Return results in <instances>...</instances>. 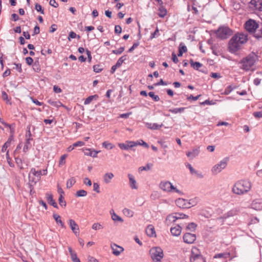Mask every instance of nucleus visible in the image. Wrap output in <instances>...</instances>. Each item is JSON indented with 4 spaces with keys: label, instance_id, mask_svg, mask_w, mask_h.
<instances>
[{
    "label": "nucleus",
    "instance_id": "nucleus-1",
    "mask_svg": "<svg viewBox=\"0 0 262 262\" xmlns=\"http://www.w3.org/2000/svg\"><path fill=\"white\" fill-rule=\"evenodd\" d=\"M248 40V35L246 33H238L235 34L229 42V49L232 53H234L241 49L242 45Z\"/></svg>",
    "mask_w": 262,
    "mask_h": 262
},
{
    "label": "nucleus",
    "instance_id": "nucleus-2",
    "mask_svg": "<svg viewBox=\"0 0 262 262\" xmlns=\"http://www.w3.org/2000/svg\"><path fill=\"white\" fill-rule=\"evenodd\" d=\"M252 183L249 180L242 179L236 181L232 188V192L241 195L248 193L251 190Z\"/></svg>",
    "mask_w": 262,
    "mask_h": 262
},
{
    "label": "nucleus",
    "instance_id": "nucleus-3",
    "mask_svg": "<svg viewBox=\"0 0 262 262\" xmlns=\"http://www.w3.org/2000/svg\"><path fill=\"white\" fill-rule=\"evenodd\" d=\"M257 59V57L254 53L249 54L239 62L240 68L245 71L253 70Z\"/></svg>",
    "mask_w": 262,
    "mask_h": 262
},
{
    "label": "nucleus",
    "instance_id": "nucleus-4",
    "mask_svg": "<svg viewBox=\"0 0 262 262\" xmlns=\"http://www.w3.org/2000/svg\"><path fill=\"white\" fill-rule=\"evenodd\" d=\"M47 173V169L36 170L35 168H32L29 174V182L35 184L40 180L41 176L46 175Z\"/></svg>",
    "mask_w": 262,
    "mask_h": 262
},
{
    "label": "nucleus",
    "instance_id": "nucleus-5",
    "mask_svg": "<svg viewBox=\"0 0 262 262\" xmlns=\"http://www.w3.org/2000/svg\"><path fill=\"white\" fill-rule=\"evenodd\" d=\"M149 253L154 262H161V260L164 256L163 250L158 247L152 248L149 251Z\"/></svg>",
    "mask_w": 262,
    "mask_h": 262
},
{
    "label": "nucleus",
    "instance_id": "nucleus-6",
    "mask_svg": "<svg viewBox=\"0 0 262 262\" xmlns=\"http://www.w3.org/2000/svg\"><path fill=\"white\" fill-rule=\"evenodd\" d=\"M160 188L163 191L168 192H176L179 194H182L181 191L172 185L169 181L161 182L160 184Z\"/></svg>",
    "mask_w": 262,
    "mask_h": 262
},
{
    "label": "nucleus",
    "instance_id": "nucleus-7",
    "mask_svg": "<svg viewBox=\"0 0 262 262\" xmlns=\"http://www.w3.org/2000/svg\"><path fill=\"white\" fill-rule=\"evenodd\" d=\"M190 261L191 262H205L199 250L196 247H193L191 249Z\"/></svg>",
    "mask_w": 262,
    "mask_h": 262
},
{
    "label": "nucleus",
    "instance_id": "nucleus-8",
    "mask_svg": "<svg viewBox=\"0 0 262 262\" xmlns=\"http://www.w3.org/2000/svg\"><path fill=\"white\" fill-rule=\"evenodd\" d=\"M228 160L226 159L221 161L219 163L214 165L211 169V172L213 174L216 175L222 171L226 168L227 165Z\"/></svg>",
    "mask_w": 262,
    "mask_h": 262
},
{
    "label": "nucleus",
    "instance_id": "nucleus-9",
    "mask_svg": "<svg viewBox=\"0 0 262 262\" xmlns=\"http://www.w3.org/2000/svg\"><path fill=\"white\" fill-rule=\"evenodd\" d=\"M231 30L228 27H222L219 28L216 32L217 37L224 39L229 37L231 34Z\"/></svg>",
    "mask_w": 262,
    "mask_h": 262
},
{
    "label": "nucleus",
    "instance_id": "nucleus-10",
    "mask_svg": "<svg viewBox=\"0 0 262 262\" xmlns=\"http://www.w3.org/2000/svg\"><path fill=\"white\" fill-rule=\"evenodd\" d=\"M257 27L258 24L256 21L252 19L248 20L245 25V27L246 30L251 33H254Z\"/></svg>",
    "mask_w": 262,
    "mask_h": 262
},
{
    "label": "nucleus",
    "instance_id": "nucleus-11",
    "mask_svg": "<svg viewBox=\"0 0 262 262\" xmlns=\"http://www.w3.org/2000/svg\"><path fill=\"white\" fill-rule=\"evenodd\" d=\"M196 239V236L194 234L186 233L183 235V240L185 243L192 244Z\"/></svg>",
    "mask_w": 262,
    "mask_h": 262
},
{
    "label": "nucleus",
    "instance_id": "nucleus-12",
    "mask_svg": "<svg viewBox=\"0 0 262 262\" xmlns=\"http://www.w3.org/2000/svg\"><path fill=\"white\" fill-rule=\"evenodd\" d=\"M250 4L251 8L262 11V0H251Z\"/></svg>",
    "mask_w": 262,
    "mask_h": 262
},
{
    "label": "nucleus",
    "instance_id": "nucleus-13",
    "mask_svg": "<svg viewBox=\"0 0 262 262\" xmlns=\"http://www.w3.org/2000/svg\"><path fill=\"white\" fill-rule=\"evenodd\" d=\"M251 208L256 210H262V200L255 199L253 200L251 204Z\"/></svg>",
    "mask_w": 262,
    "mask_h": 262
},
{
    "label": "nucleus",
    "instance_id": "nucleus-14",
    "mask_svg": "<svg viewBox=\"0 0 262 262\" xmlns=\"http://www.w3.org/2000/svg\"><path fill=\"white\" fill-rule=\"evenodd\" d=\"M111 248L112 249L113 254L116 256L119 255L124 250V249L122 247L118 246L115 244H111Z\"/></svg>",
    "mask_w": 262,
    "mask_h": 262
},
{
    "label": "nucleus",
    "instance_id": "nucleus-15",
    "mask_svg": "<svg viewBox=\"0 0 262 262\" xmlns=\"http://www.w3.org/2000/svg\"><path fill=\"white\" fill-rule=\"evenodd\" d=\"M69 223L70 227L72 231L76 234H78L79 233V228L78 225L76 223L74 220L73 219H70L69 220Z\"/></svg>",
    "mask_w": 262,
    "mask_h": 262
},
{
    "label": "nucleus",
    "instance_id": "nucleus-16",
    "mask_svg": "<svg viewBox=\"0 0 262 262\" xmlns=\"http://www.w3.org/2000/svg\"><path fill=\"white\" fill-rule=\"evenodd\" d=\"M136 144L134 141H126L125 143H119L118 146L121 149L127 150L129 148L136 146Z\"/></svg>",
    "mask_w": 262,
    "mask_h": 262
},
{
    "label": "nucleus",
    "instance_id": "nucleus-17",
    "mask_svg": "<svg viewBox=\"0 0 262 262\" xmlns=\"http://www.w3.org/2000/svg\"><path fill=\"white\" fill-rule=\"evenodd\" d=\"M128 177L129 181V186L130 188L133 189H137L138 188L137 182L134 176L132 174L129 173L128 174Z\"/></svg>",
    "mask_w": 262,
    "mask_h": 262
},
{
    "label": "nucleus",
    "instance_id": "nucleus-18",
    "mask_svg": "<svg viewBox=\"0 0 262 262\" xmlns=\"http://www.w3.org/2000/svg\"><path fill=\"white\" fill-rule=\"evenodd\" d=\"M145 126L146 127H147L148 129H152V130H157L160 129L161 127H162L163 126V124L161 123V124H158L157 123H146Z\"/></svg>",
    "mask_w": 262,
    "mask_h": 262
},
{
    "label": "nucleus",
    "instance_id": "nucleus-19",
    "mask_svg": "<svg viewBox=\"0 0 262 262\" xmlns=\"http://www.w3.org/2000/svg\"><path fill=\"white\" fill-rule=\"evenodd\" d=\"M171 234L174 236H179L180 235L182 231V227L177 225L174 227H171L170 229Z\"/></svg>",
    "mask_w": 262,
    "mask_h": 262
},
{
    "label": "nucleus",
    "instance_id": "nucleus-20",
    "mask_svg": "<svg viewBox=\"0 0 262 262\" xmlns=\"http://www.w3.org/2000/svg\"><path fill=\"white\" fill-rule=\"evenodd\" d=\"M100 152V151H97L93 149L88 148L85 149L84 154L86 156H91L93 158H96L97 157V154Z\"/></svg>",
    "mask_w": 262,
    "mask_h": 262
},
{
    "label": "nucleus",
    "instance_id": "nucleus-21",
    "mask_svg": "<svg viewBox=\"0 0 262 262\" xmlns=\"http://www.w3.org/2000/svg\"><path fill=\"white\" fill-rule=\"evenodd\" d=\"M46 198L48 203L51 205L53 206L54 207L57 208L58 206L55 200L53 198V195L52 194L50 193H46Z\"/></svg>",
    "mask_w": 262,
    "mask_h": 262
},
{
    "label": "nucleus",
    "instance_id": "nucleus-22",
    "mask_svg": "<svg viewBox=\"0 0 262 262\" xmlns=\"http://www.w3.org/2000/svg\"><path fill=\"white\" fill-rule=\"evenodd\" d=\"M114 177V175L112 172L105 173L103 176V180L105 184H109L111 182V180Z\"/></svg>",
    "mask_w": 262,
    "mask_h": 262
},
{
    "label": "nucleus",
    "instance_id": "nucleus-23",
    "mask_svg": "<svg viewBox=\"0 0 262 262\" xmlns=\"http://www.w3.org/2000/svg\"><path fill=\"white\" fill-rule=\"evenodd\" d=\"M146 233L149 236L152 237L156 236V232L154 227L152 225H148L146 229Z\"/></svg>",
    "mask_w": 262,
    "mask_h": 262
},
{
    "label": "nucleus",
    "instance_id": "nucleus-24",
    "mask_svg": "<svg viewBox=\"0 0 262 262\" xmlns=\"http://www.w3.org/2000/svg\"><path fill=\"white\" fill-rule=\"evenodd\" d=\"M110 214L111 215L112 219L114 222H121V223L123 222V220L122 219V217H121L120 216L118 215L117 214H116L115 213L114 210L112 209L110 210Z\"/></svg>",
    "mask_w": 262,
    "mask_h": 262
},
{
    "label": "nucleus",
    "instance_id": "nucleus-25",
    "mask_svg": "<svg viewBox=\"0 0 262 262\" xmlns=\"http://www.w3.org/2000/svg\"><path fill=\"white\" fill-rule=\"evenodd\" d=\"M230 253L225 252V253H222L216 254L213 257L214 258H222L223 260H225V262H226V259L228 257H230Z\"/></svg>",
    "mask_w": 262,
    "mask_h": 262
},
{
    "label": "nucleus",
    "instance_id": "nucleus-26",
    "mask_svg": "<svg viewBox=\"0 0 262 262\" xmlns=\"http://www.w3.org/2000/svg\"><path fill=\"white\" fill-rule=\"evenodd\" d=\"M200 153V150L199 148H194L192 149L191 151H188L186 153V155L188 157L190 158H194L197 156Z\"/></svg>",
    "mask_w": 262,
    "mask_h": 262
},
{
    "label": "nucleus",
    "instance_id": "nucleus-27",
    "mask_svg": "<svg viewBox=\"0 0 262 262\" xmlns=\"http://www.w3.org/2000/svg\"><path fill=\"white\" fill-rule=\"evenodd\" d=\"M254 36L257 38H262V23L258 24V27L254 32Z\"/></svg>",
    "mask_w": 262,
    "mask_h": 262
},
{
    "label": "nucleus",
    "instance_id": "nucleus-28",
    "mask_svg": "<svg viewBox=\"0 0 262 262\" xmlns=\"http://www.w3.org/2000/svg\"><path fill=\"white\" fill-rule=\"evenodd\" d=\"M53 217L57 224L60 225L62 228H66V226L61 220V217L59 215L56 213H54Z\"/></svg>",
    "mask_w": 262,
    "mask_h": 262
},
{
    "label": "nucleus",
    "instance_id": "nucleus-29",
    "mask_svg": "<svg viewBox=\"0 0 262 262\" xmlns=\"http://www.w3.org/2000/svg\"><path fill=\"white\" fill-rule=\"evenodd\" d=\"M177 205L180 208H187L189 207L186 204V200L183 199H177L176 201Z\"/></svg>",
    "mask_w": 262,
    "mask_h": 262
},
{
    "label": "nucleus",
    "instance_id": "nucleus-30",
    "mask_svg": "<svg viewBox=\"0 0 262 262\" xmlns=\"http://www.w3.org/2000/svg\"><path fill=\"white\" fill-rule=\"evenodd\" d=\"M237 214V210L236 209H232L226 213L224 214L223 216V218L227 219L231 216H233Z\"/></svg>",
    "mask_w": 262,
    "mask_h": 262
},
{
    "label": "nucleus",
    "instance_id": "nucleus-31",
    "mask_svg": "<svg viewBox=\"0 0 262 262\" xmlns=\"http://www.w3.org/2000/svg\"><path fill=\"white\" fill-rule=\"evenodd\" d=\"M167 223L174 222L177 221V217H176L175 213L168 215L166 219Z\"/></svg>",
    "mask_w": 262,
    "mask_h": 262
},
{
    "label": "nucleus",
    "instance_id": "nucleus-32",
    "mask_svg": "<svg viewBox=\"0 0 262 262\" xmlns=\"http://www.w3.org/2000/svg\"><path fill=\"white\" fill-rule=\"evenodd\" d=\"M159 16L160 17H164L167 14V10L162 6L159 9Z\"/></svg>",
    "mask_w": 262,
    "mask_h": 262
},
{
    "label": "nucleus",
    "instance_id": "nucleus-33",
    "mask_svg": "<svg viewBox=\"0 0 262 262\" xmlns=\"http://www.w3.org/2000/svg\"><path fill=\"white\" fill-rule=\"evenodd\" d=\"M48 102L52 106L59 107L60 106H62L63 104L59 101H54L51 99H50L48 101Z\"/></svg>",
    "mask_w": 262,
    "mask_h": 262
},
{
    "label": "nucleus",
    "instance_id": "nucleus-34",
    "mask_svg": "<svg viewBox=\"0 0 262 262\" xmlns=\"http://www.w3.org/2000/svg\"><path fill=\"white\" fill-rule=\"evenodd\" d=\"M67 157H68V155H67V154H64L60 157V160L59 161V167H61L66 164V159L67 158Z\"/></svg>",
    "mask_w": 262,
    "mask_h": 262
},
{
    "label": "nucleus",
    "instance_id": "nucleus-35",
    "mask_svg": "<svg viewBox=\"0 0 262 262\" xmlns=\"http://www.w3.org/2000/svg\"><path fill=\"white\" fill-rule=\"evenodd\" d=\"M190 64L192 67L195 70H198L202 66V64L199 62H194L192 60H190Z\"/></svg>",
    "mask_w": 262,
    "mask_h": 262
},
{
    "label": "nucleus",
    "instance_id": "nucleus-36",
    "mask_svg": "<svg viewBox=\"0 0 262 262\" xmlns=\"http://www.w3.org/2000/svg\"><path fill=\"white\" fill-rule=\"evenodd\" d=\"M127 59V55H123L121 56L117 61L116 64L118 67H120L123 62Z\"/></svg>",
    "mask_w": 262,
    "mask_h": 262
},
{
    "label": "nucleus",
    "instance_id": "nucleus-37",
    "mask_svg": "<svg viewBox=\"0 0 262 262\" xmlns=\"http://www.w3.org/2000/svg\"><path fill=\"white\" fill-rule=\"evenodd\" d=\"M123 213L128 217H132L134 215V212L127 208H125L123 210Z\"/></svg>",
    "mask_w": 262,
    "mask_h": 262
},
{
    "label": "nucleus",
    "instance_id": "nucleus-38",
    "mask_svg": "<svg viewBox=\"0 0 262 262\" xmlns=\"http://www.w3.org/2000/svg\"><path fill=\"white\" fill-rule=\"evenodd\" d=\"M76 182L75 179L73 177L70 178L67 181V187L68 188H71Z\"/></svg>",
    "mask_w": 262,
    "mask_h": 262
},
{
    "label": "nucleus",
    "instance_id": "nucleus-39",
    "mask_svg": "<svg viewBox=\"0 0 262 262\" xmlns=\"http://www.w3.org/2000/svg\"><path fill=\"white\" fill-rule=\"evenodd\" d=\"M102 146L108 149H111L114 147V145L107 141L102 143Z\"/></svg>",
    "mask_w": 262,
    "mask_h": 262
},
{
    "label": "nucleus",
    "instance_id": "nucleus-40",
    "mask_svg": "<svg viewBox=\"0 0 262 262\" xmlns=\"http://www.w3.org/2000/svg\"><path fill=\"white\" fill-rule=\"evenodd\" d=\"M185 107H180V108H175L173 109H170L169 110V112L173 113V114H177L179 113H182L185 110Z\"/></svg>",
    "mask_w": 262,
    "mask_h": 262
},
{
    "label": "nucleus",
    "instance_id": "nucleus-41",
    "mask_svg": "<svg viewBox=\"0 0 262 262\" xmlns=\"http://www.w3.org/2000/svg\"><path fill=\"white\" fill-rule=\"evenodd\" d=\"M196 227V224H195L194 223H191L187 225L186 229L188 230H190L191 231H194L195 230Z\"/></svg>",
    "mask_w": 262,
    "mask_h": 262
},
{
    "label": "nucleus",
    "instance_id": "nucleus-42",
    "mask_svg": "<svg viewBox=\"0 0 262 262\" xmlns=\"http://www.w3.org/2000/svg\"><path fill=\"white\" fill-rule=\"evenodd\" d=\"M86 195L87 192L84 190H79L76 193V196L78 197L85 196Z\"/></svg>",
    "mask_w": 262,
    "mask_h": 262
},
{
    "label": "nucleus",
    "instance_id": "nucleus-43",
    "mask_svg": "<svg viewBox=\"0 0 262 262\" xmlns=\"http://www.w3.org/2000/svg\"><path fill=\"white\" fill-rule=\"evenodd\" d=\"M95 97H98L97 95L90 96L84 101V104L87 105L90 104Z\"/></svg>",
    "mask_w": 262,
    "mask_h": 262
},
{
    "label": "nucleus",
    "instance_id": "nucleus-44",
    "mask_svg": "<svg viewBox=\"0 0 262 262\" xmlns=\"http://www.w3.org/2000/svg\"><path fill=\"white\" fill-rule=\"evenodd\" d=\"M59 204L61 207H66V202L64 200V197L63 196H59L58 199Z\"/></svg>",
    "mask_w": 262,
    "mask_h": 262
},
{
    "label": "nucleus",
    "instance_id": "nucleus-45",
    "mask_svg": "<svg viewBox=\"0 0 262 262\" xmlns=\"http://www.w3.org/2000/svg\"><path fill=\"white\" fill-rule=\"evenodd\" d=\"M92 229L95 230H100L103 228L102 225L98 223H94L93 224Z\"/></svg>",
    "mask_w": 262,
    "mask_h": 262
},
{
    "label": "nucleus",
    "instance_id": "nucleus-46",
    "mask_svg": "<svg viewBox=\"0 0 262 262\" xmlns=\"http://www.w3.org/2000/svg\"><path fill=\"white\" fill-rule=\"evenodd\" d=\"M148 95L152 98L155 101H158L160 100L159 96L156 95L152 92H150L148 93Z\"/></svg>",
    "mask_w": 262,
    "mask_h": 262
},
{
    "label": "nucleus",
    "instance_id": "nucleus-47",
    "mask_svg": "<svg viewBox=\"0 0 262 262\" xmlns=\"http://www.w3.org/2000/svg\"><path fill=\"white\" fill-rule=\"evenodd\" d=\"M135 144H136V146L142 145L147 148L149 147V145H148V144L142 140H141L140 141L135 142Z\"/></svg>",
    "mask_w": 262,
    "mask_h": 262
},
{
    "label": "nucleus",
    "instance_id": "nucleus-48",
    "mask_svg": "<svg viewBox=\"0 0 262 262\" xmlns=\"http://www.w3.org/2000/svg\"><path fill=\"white\" fill-rule=\"evenodd\" d=\"M71 258L73 262H80L79 259L77 257L76 253H74L70 254Z\"/></svg>",
    "mask_w": 262,
    "mask_h": 262
},
{
    "label": "nucleus",
    "instance_id": "nucleus-49",
    "mask_svg": "<svg viewBox=\"0 0 262 262\" xmlns=\"http://www.w3.org/2000/svg\"><path fill=\"white\" fill-rule=\"evenodd\" d=\"M124 51V47H120L117 50L112 51V53L115 54H121Z\"/></svg>",
    "mask_w": 262,
    "mask_h": 262
},
{
    "label": "nucleus",
    "instance_id": "nucleus-50",
    "mask_svg": "<svg viewBox=\"0 0 262 262\" xmlns=\"http://www.w3.org/2000/svg\"><path fill=\"white\" fill-rule=\"evenodd\" d=\"M233 88L232 87L231 85H229L225 89V91L223 93L224 95H228L233 90Z\"/></svg>",
    "mask_w": 262,
    "mask_h": 262
},
{
    "label": "nucleus",
    "instance_id": "nucleus-51",
    "mask_svg": "<svg viewBox=\"0 0 262 262\" xmlns=\"http://www.w3.org/2000/svg\"><path fill=\"white\" fill-rule=\"evenodd\" d=\"M35 9L37 11L40 12L41 14H44V11L42 9V7L40 4H36L35 5Z\"/></svg>",
    "mask_w": 262,
    "mask_h": 262
},
{
    "label": "nucleus",
    "instance_id": "nucleus-52",
    "mask_svg": "<svg viewBox=\"0 0 262 262\" xmlns=\"http://www.w3.org/2000/svg\"><path fill=\"white\" fill-rule=\"evenodd\" d=\"M150 167L149 165L148 164H147L145 166L140 167L139 168L138 170H139V172H141L143 170H148L150 169Z\"/></svg>",
    "mask_w": 262,
    "mask_h": 262
},
{
    "label": "nucleus",
    "instance_id": "nucleus-53",
    "mask_svg": "<svg viewBox=\"0 0 262 262\" xmlns=\"http://www.w3.org/2000/svg\"><path fill=\"white\" fill-rule=\"evenodd\" d=\"M175 215H176V217H177V220H179V219H184V218L188 217V216L187 215L183 214H180V213H175Z\"/></svg>",
    "mask_w": 262,
    "mask_h": 262
},
{
    "label": "nucleus",
    "instance_id": "nucleus-54",
    "mask_svg": "<svg viewBox=\"0 0 262 262\" xmlns=\"http://www.w3.org/2000/svg\"><path fill=\"white\" fill-rule=\"evenodd\" d=\"M30 144V139H28L25 143L23 148V151L26 152L29 149V144Z\"/></svg>",
    "mask_w": 262,
    "mask_h": 262
},
{
    "label": "nucleus",
    "instance_id": "nucleus-55",
    "mask_svg": "<svg viewBox=\"0 0 262 262\" xmlns=\"http://www.w3.org/2000/svg\"><path fill=\"white\" fill-rule=\"evenodd\" d=\"M93 190L97 193L100 192L99 190V185L97 183H94L93 184Z\"/></svg>",
    "mask_w": 262,
    "mask_h": 262
},
{
    "label": "nucleus",
    "instance_id": "nucleus-56",
    "mask_svg": "<svg viewBox=\"0 0 262 262\" xmlns=\"http://www.w3.org/2000/svg\"><path fill=\"white\" fill-rule=\"evenodd\" d=\"M102 68H100V66L95 65L93 66V70L96 73H99L102 71Z\"/></svg>",
    "mask_w": 262,
    "mask_h": 262
},
{
    "label": "nucleus",
    "instance_id": "nucleus-57",
    "mask_svg": "<svg viewBox=\"0 0 262 262\" xmlns=\"http://www.w3.org/2000/svg\"><path fill=\"white\" fill-rule=\"evenodd\" d=\"M122 32V28L119 25H117L115 27V32L116 34H120Z\"/></svg>",
    "mask_w": 262,
    "mask_h": 262
},
{
    "label": "nucleus",
    "instance_id": "nucleus-58",
    "mask_svg": "<svg viewBox=\"0 0 262 262\" xmlns=\"http://www.w3.org/2000/svg\"><path fill=\"white\" fill-rule=\"evenodd\" d=\"M2 98L4 100H6L7 101H9L8 99V95L6 93V92L5 91H2Z\"/></svg>",
    "mask_w": 262,
    "mask_h": 262
},
{
    "label": "nucleus",
    "instance_id": "nucleus-59",
    "mask_svg": "<svg viewBox=\"0 0 262 262\" xmlns=\"http://www.w3.org/2000/svg\"><path fill=\"white\" fill-rule=\"evenodd\" d=\"M139 45V42H135L133 46L129 48V49L128 50V52H132L133 51V50L136 49V48H137V47Z\"/></svg>",
    "mask_w": 262,
    "mask_h": 262
},
{
    "label": "nucleus",
    "instance_id": "nucleus-60",
    "mask_svg": "<svg viewBox=\"0 0 262 262\" xmlns=\"http://www.w3.org/2000/svg\"><path fill=\"white\" fill-rule=\"evenodd\" d=\"M10 144H9V142H6L3 146L2 148V151L5 152L7 150V148L10 146Z\"/></svg>",
    "mask_w": 262,
    "mask_h": 262
},
{
    "label": "nucleus",
    "instance_id": "nucleus-61",
    "mask_svg": "<svg viewBox=\"0 0 262 262\" xmlns=\"http://www.w3.org/2000/svg\"><path fill=\"white\" fill-rule=\"evenodd\" d=\"M84 145V142L82 141H77L73 144V146L74 147H78V146H82Z\"/></svg>",
    "mask_w": 262,
    "mask_h": 262
},
{
    "label": "nucleus",
    "instance_id": "nucleus-62",
    "mask_svg": "<svg viewBox=\"0 0 262 262\" xmlns=\"http://www.w3.org/2000/svg\"><path fill=\"white\" fill-rule=\"evenodd\" d=\"M259 222V220L256 217H254L251 219L250 222H249V224H257Z\"/></svg>",
    "mask_w": 262,
    "mask_h": 262
},
{
    "label": "nucleus",
    "instance_id": "nucleus-63",
    "mask_svg": "<svg viewBox=\"0 0 262 262\" xmlns=\"http://www.w3.org/2000/svg\"><path fill=\"white\" fill-rule=\"evenodd\" d=\"M83 183L86 185H88V186H91L92 185L91 181L88 178H84V181H83Z\"/></svg>",
    "mask_w": 262,
    "mask_h": 262
},
{
    "label": "nucleus",
    "instance_id": "nucleus-64",
    "mask_svg": "<svg viewBox=\"0 0 262 262\" xmlns=\"http://www.w3.org/2000/svg\"><path fill=\"white\" fill-rule=\"evenodd\" d=\"M253 116L255 118H262V112H256L253 113Z\"/></svg>",
    "mask_w": 262,
    "mask_h": 262
}]
</instances>
